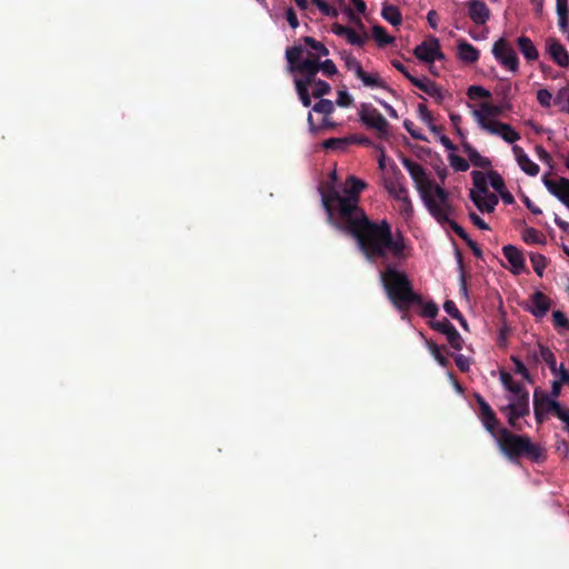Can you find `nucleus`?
<instances>
[{
    "label": "nucleus",
    "mask_w": 569,
    "mask_h": 569,
    "mask_svg": "<svg viewBox=\"0 0 569 569\" xmlns=\"http://www.w3.org/2000/svg\"><path fill=\"white\" fill-rule=\"evenodd\" d=\"M366 188L367 183L356 176H348L342 196L333 186L325 187L321 190V203L328 223L352 236L359 250L370 262L405 258L403 236L399 232L393 237L391 224L386 219L372 221L359 206L360 194Z\"/></svg>",
    "instance_id": "1"
},
{
    "label": "nucleus",
    "mask_w": 569,
    "mask_h": 569,
    "mask_svg": "<svg viewBox=\"0 0 569 569\" xmlns=\"http://www.w3.org/2000/svg\"><path fill=\"white\" fill-rule=\"evenodd\" d=\"M303 42L305 46L287 48L288 71H338L332 60L320 62L329 53L321 42L311 37H305Z\"/></svg>",
    "instance_id": "2"
},
{
    "label": "nucleus",
    "mask_w": 569,
    "mask_h": 569,
    "mask_svg": "<svg viewBox=\"0 0 569 569\" xmlns=\"http://www.w3.org/2000/svg\"><path fill=\"white\" fill-rule=\"evenodd\" d=\"M380 279L388 299L400 311H407L415 305H422V296L415 292L405 271L387 263L380 272Z\"/></svg>",
    "instance_id": "3"
},
{
    "label": "nucleus",
    "mask_w": 569,
    "mask_h": 569,
    "mask_svg": "<svg viewBox=\"0 0 569 569\" xmlns=\"http://www.w3.org/2000/svg\"><path fill=\"white\" fill-rule=\"evenodd\" d=\"M497 443L500 451L512 462H519L521 458L539 461L542 449L532 442L527 435H517L507 428L498 430Z\"/></svg>",
    "instance_id": "4"
},
{
    "label": "nucleus",
    "mask_w": 569,
    "mask_h": 569,
    "mask_svg": "<svg viewBox=\"0 0 569 569\" xmlns=\"http://www.w3.org/2000/svg\"><path fill=\"white\" fill-rule=\"evenodd\" d=\"M420 198L430 216L440 224H445L446 221H449V217L456 214L449 192L438 183L421 191Z\"/></svg>",
    "instance_id": "5"
},
{
    "label": "nucleus",
    "mask_w": 569,
    "mask_h": 569,
    "mask_svg": "<svg viewBox=\"0 0 569 569\" xmlns=\"http://www.w3.org/2000/svg\"><path fill=\"white\" fill-rule=\"evenodd\" d=\"M360 122L369 130H373L377 137L388 140L391 137L390 124L387 119L371 104L362 103L358 110Z\"/></svg>",
    "instance_id": "6"
},
{
    "label": "nucleus",
    "mask_w": 569,
    "mask_h": 569,
    "mask_svg": "<svg viewBox=\"0 0 569 569\" xmlns=\"http://www.w3.org/2000/svg\"><path fill=\"white\" fill-rule=\"evenodd\" d=\"M305 78H296V89L305 107H309L311 104L309 88H311V94L315 98H321L325 94L329 93L330 86L329 83L318 80L316 81L315 77L317 73H303Z\"/></svg>",
    "instance_id": "7"
},
{
    "label": "nucleus",
    "mask_w": 569,
    "mask_h": 569,
    "mask_svg": "<svg viewBox=\"0 0 569 569\" xmlns=\"http://www.w3.org/2000/svg\"><path fill=\"white\" fill-rule=\"evenodd\" d=\"M413 54L419 61L426 64H431L437 60L445 59L440 42L433 36H428L420 44H418L413 49Z\"/></svg>",
    "instance_id": "8"
},
{
    "label": "nucleus",
    "mask_w": 569,
    "mask_h": 569,
    "mask_svg": "<svg viewBox=\"0 0 569 569\" xmlns=\"http://www.w3.org/2000/svg\"><path fill=\"white\" fill-rule=\"evenodd\" d=\"M401 163L409 172L419 194L421 193V191L428 190L436 183L435 181L428 178L425 168L420 163L406 157L401 159Z\"/></svg>",
    "instance_id": "9"
},
{
    "label": "nucleus",
    "mask_w": 569,
    "mask_h": 569,
    "mask_svg": "<svg viewBox=\"0 0 569 569\" xmlns=\"http://www.w3.org/2000/svg\"><path fill=\"white\" fill-rule=\"evenodd\" d=\"M492 53L502 67L510 71H517L519 63L517 53L503 38L495 42Z\"/></svg>",
    "instance_id": "10"
},
{
    "label": "nucleus",
    "mask_w": 569,
    "mask_h": 569,
    "mask_svg": "<svg viewBox=\"0 0 569 569\" xmlns=\"http://www.w3.org/2000/svg\"><path fill=\"white\" fill-rule=\"evenodd\" d=\"M501 110L498 106L492 104L490 102H485L480 106V109L472 111V116L478 122L479 127L486 131V126L501 122L499 120H496Z\"/></svg>",
    "instance_id": "11"
},
{
    "label": "nucleus",
    "mask_w": 569,
    "mask_h": 569,
    "mask_svg": "<svg viewBox=\"0 0 569 569\" xmlns=\"http://www.w3.org/2000/svg\"><path fill=\"white\" fill-rule=\"evenodd\" d=\"M542 182L552 196L566 207L569 206V179L561 177L558 180H552L545 176Z\"/></svg>",
    "instance_id": "12"
},
{
    "label": "nucleus",
    "mask_w": 569,
    "mask_h": 569,
    "mask_svg": "<svg viewBox=\"0 0 569 569\" xmlns=\"http://www.w3.org/2000/svg\"><path fill=\"white\" fill-rule=\"evenodd\" d=\"M468 17L477 26H483L490 18V9L482 0H469L466 2Z\"/></svg>",
    "instance_id": "13"
},
{
    "label": "nucleus",
    "mask_w": 569,
    "mask_h": 569,
    "mask_svg": "<svg viewBox=\"0 0 569 569\" xmlns=\"http://www.w3.org/2000/svg\"><path fill=\"white\" fill-rule=\"evenodd\" d=\"M549 57L561 68H569V53L559 40L550 38L546 42Z\"/></svg>",
    "instance_id": "14"
},
{
    "label": "nucleus",
    "mask_w": 569,
    "mask_h": 569,
    "mask_svg": "<svg viewBox=\"0 0 569 569\" xmlns=\"http://www.w3.org/2000/svg\"><path fill=\"white\" fill-rule=\"evenodd\" d=\"M418 89L432 98L441 97L440 88L422 73H403Z\"/></svg>",
    "instance_id": "15"
},
{
    "label": "nucleus",
    "mask_w": 569,
    "mask_h": 569,
    "mask_svg": "<svg viewBox=\"0 0 569 569\" xmlns=\"http://www.w3.org/2000/svg\"><path fill=\"white\" fill-rule=\"evenodd\" d=\"M405 177L398 172L395 177L385 181V188L388 193L397 201L407 200L409 196L408 189L403 183Z\"/></svg>",
    "instance_id": "16"
},
{
    "label": "nucleus",
    "mask_w": 569,
    "mask_h": 569,
    "mask_svg": "<svg viewBox=\"0 0 569 569\" xmlns=\"http://www.w3.org/2000/svg\"><path fill=\"white\" fill-rule=\"evenodd\" d=\"M469 197L475 206L481 211L491 213L495 211L496 206L499 202L498 197L495 193L479 194L475 190H470Z\"/></svg>",
    "instance_id": "17"
},
{
    "label": "nucleus",
    "mask_w": 569,
    "mask_h": 569,
    "mask_svg": "<svg viewBox=\"0 0 569 569\" xmlns=\"http://www.w3.org/2000/svg\"><path fill=\"white\" fill-rule=\"evenodd\" d=\"M512 152L515 154L518 166L525 173L531 177H536L539 173V166L528 157V154L520 146L515 144L512 147Z\"/></svg>",
    "instance_id": "18"
},
{
    "label": "nucleus",
    "mask_w": 569,
    "mask_h": 569,
    "mask_svg": "<svg viewBox=\"0 0 569 569\" xmlns=\"http://www.w3.org/2000/svg\"><path fill=\"white\" fill-rule=\"evenodd\" d=\"M486 132L499 136L508 143H515L520 139L519 132H517L510 124L503 122L486 126Z\"/></svg>",
    "instance_id": "19"
},
{
    "label": "nucleus",
    "mask_w": 569,
    "mask_h": 569,
    "mask_svg": "<svg viewBox=\"0 0 569 569\" xmlns=\"http://www.w3.org/2000/svg\"><path fill=\"white\" fill-rule=\"evenodd\" d=\"M531 307L529 311L537 318H542L550 309V299L541 291L535 292L530 297Z\"/></svg>",
    "instance_id": "20"
},
{
    "label": "nucleus",
    "mask_w": 569,
    "mask_h": 569,
    "mask_svg": "<svg viewBox=\"0 0 569 569\" xmlns=\"http://www.w3.org/2000/svg\"><path fill=\"white\" fill-rule=\"evenodd\" d=\"M363 86L372 90H381L393 94L395 91L389 87L388 82L380 77V73H357Z\"/></svg>",
    "instance_id": "21"
},
{
    "label": "nucleus",
    "mask_w": 569,
    "mask_h": 569,
    "mask_svg": "<svg viewBox=\"0 0 569 569\" xmlns=\"http://www.w3.org/2000/svg\"><path fill=\"white\" fill-rule=\"evenodd\" d=\"M505 258L512 267L513 273L518 274L525 269V258L522 252L512 244H507L502 248Z\"/></svg>",
    "instance_id": "22"
},
{
    "label": "nucleus",
    "mask_w": 569,
    "mask_h": 569,
    "mask_svg": "<svg viewBox=\"0 0 569 569\" xmlns=\"http://www.w3.org/2000/svg\"><path fill=\"white\" fill-rule=\"evenodd\" d=\"M462 150L468 156V159L472 166L481 169H488L491 167L490 159L481 156L469 142H462Z\"/></svg>",
    "instance_id": "23"
},
{
    "label": "nucleus",
    "mask_w": 569,
    "mask_h": 569,
    "mask_svg": "<svg viewBox=\"0 0 569 569\" xmlns=\"http://www.w3.org/2000/svg\"><path fill=\"white\" fill-rule=\"evenodd\" d=\"M479 50L467 41H460L458 44V57L461 61L472 63L479 59Z\"/></svg>",
    "instance_id": "24"
},
{
    "label": "nucleus",
    "mask_w": 569,
    "mask_h": 569,
    "mask_svg": "<svg viewBox=\"0 0 569 569\" xmlns=\"http://www.w3.org/2000/svg\"><path fill=\"white\" fill-rule=\"evenodd\" d=\"M518 48L527 60L531 61L538 59V50L528 37L521 36L518 38Z\"/></svg>",
    "instance_id": "25"
},
{
    "label": "nucleus",
    "mask_w": 569,
    "mask_h": 569,
    "mask_svg": "<svg viewBox=\"0 0 569 569\" xmlns=\"http://www.w3.org/2000/svg\"><path fill=\"white\" fill-rule=\"evenodd\" d=\"M382 18L393 27L400 26L402 22V14L398 7L385 3L381 11Z\"/></svg>",
    "instance_id": "26"
},
{
    "label": "nucleus",
    "mask_w": 569,
    "mask_h": 569,
    "mask_svg": "<svg viewBox=\"0 0 569 569\" xmlns=\"http://www.w3.org/2000/svg\"><path fill=\"white\" fill-rule=\"evenodd\" d=\"M556 10L558 14V24L562 32L567 31L569 8L568 0H556Z\"/></svg>",
    "instance_id": "27"
},
{
    "label": "nucleus",
    "mask_w": 569,
    "mask_h": 569,
    "mask_svg": "<svg viewBox=\"0 0 569 569\" xmlns=\"http://www.w3.org/2000/svg\"><path fill=\"white\" fill-rule=\"evenodd\" d=\"M540 358L546 362L552 375L558 372L556 356L546 346L539 345Z\"/></svg>",
    "instance_id": "28"
},
{
    "label": "nucleus",
    "mask_w": 569,
    "mask_h": 569,
    "mask_svg": "<svg viewBox=\"0 0 569 569\" xmlns=\"http://www.w3.org/2000/svg\"><path fill=\"white\" fill-rule=\"evenodd\" d=\"M472 177V183L475 186V191L479 194H487L488 193V184H487V177L483 172L473 170L471 172Z\"/></svg>",
    "instance_id": "29"
},
{
    "label": "nucleus",
    "mask_w": 569,
    "mask_h": 569,
    "mask_svg": "<svg viewBox=\"0 0 569 569\" xmlns=\"http://www.w3.org/2000/svg\"><path fill=\"white\" fill-rule=\"evenodd\" d=\"M480 421L482 422L485 429L497 439L498 430L500 429V421L497 418L495 411L489 416L481 417Z\"/></svg>",
    "instance_id": "30"
},
{
    "label": "nucleus",
    "mask_w": 569,
    "mask_h": 569,
    "mask_svg": "<svg viewBox=\"0 0 569 569\" xmlns=\"http://www.w3.org/2000/svg\"><path fill=\"white\" fill-rule=\"evenodd\" d=\"M500 380L503 387L511 393H519L520 391L526 389L521 383L516 382L512 379L511 375L508 372L502 371L500 373Z\"/></svg>",
    "instance_id": "31"
},
{
    "label": "nucleus",
    "mask_w": 569,
    "mask_h": 569,
    "mask_svg": "<svg viewBox=\"0 0 569 569\" xmlns=\"http://www.w3.org/2000/svg\"><path fill=\"white\" fill-rule=\"evenodd\" d=\"M443 309L451 318L458 320L460 325L467 329V320L452 300H446L443 303Z\"/></svg>",
    "instance_id": "32"
},
{
    "label": "nucleus",
    "mask_w": 569,
    "mask_h": 569,
    "mask_svg": "<svg viewBox=\"0 0 569 569\" xmlns=\"http://www.w3.org/2000/svg\"><path fill=\"white\" fill-rule=\"evenodd\" d=\"M372 37L380 47H385L393 42V38L387 33L382 26L379 24L372 27Z\"/></svg>",
    "instance_id": "33"
},
{
    "label": "nucleus",
    "mask_w": 569,
    "mask_h": 569,
    "mask_svg": "<svg viewBox=\"0 0 569 569\" xmlns=\"http://www.w3.org/2000/svg\"><path fill=\"white\" fill-rule=\"evenodd\" d=\"M427 347L432 355V357L437 360V362L443 367L447 368L449 366V360L447 357H445L441 352V348L433 341L427 340L426 341Z\"/></svg>",
    "instance_id": "34"
},
{
    "label": "nucleus",
    "mask_w": 569,
    "mask_h": 569,
    "mask_svg": "<svg viewBox=\"0 0 569 569\" xmlns=\"http://www.w3.org/2000/svg\"><path fill=\"white\" fill-rule=\"evenodd\" d=\"M448 161H449L450 166L456 171H459V172H466L470 167L469 161H467L465 158L456 154L455 152H450L448 154Z\"/></svg>",
    "instance_id": "35"
},
{
    "label": "nucleus",
    "mask_w": 569,
    "mask_h": 569,
    "mask_svg": "<svg viewBox=\"0 0 569 569\" xmlns=\"http://www.w3.org/2000/svg\"><path fill=\"white\" fill-rule=\"evenodd\" d=\"M523 241L527 243H546V237L535 228H527L522 234Z\"/></svg>",
    "instance_id": "36"
},
{
    "label": "nucleus",
    "mask_w": 569,
    "mask_h": 569,
    "mask_svg": "<svg viewBox=\"0 0 569 569\" xmlns=\"http://www.w3.org/2000/svg\"><path fill=\"white\" fill-rule=\"evenodd\" d=\"M349 142L348 138H330L322 142V147L327 150H345Z\"/></svg>",
    "instance_id": "37"
},
{
    "label": "nucleus",
    "mask_w": 569,
    "mask_h": 569,
    "mask_svg": "<svg viewBox=\"0 0 569 569\" xmlns=\"http://www.w3.org/2000/svg\"><path fill=\"white\" fill-rule=\"evenodd\" d=\"M448 343L455 350H461L463 347V339L458 330L452 326V328L445 335Z\"/></svg>",
    "instance_id": "38"
},
{
    "label": "nucleus",
    "mask_w": 569,
    "mask_h": 569,
    "mask_svg": "<svg viewBox=\"0 0 569 569\" xmlns=\"http://www.w3.org/2000/svg\"><path fill=\"white\" fill-rule=\"evenodd\" d=\"M530 261L535 272L542 277L543 270L547 267V258L540 253H530Z\"/></svg>",
    "instance_id": "39"
},
{
    "label": "nucleus",
    "mask_w": 569,
    "mask_h": 569,
    "mask_svg": "<svg viewBox=\"0 0 569 569\" xmlns=\"http://www.w3.org/2000/svg\"><path fill=\"white\" fill-rule=\"evenodd\" d=\"M533 395H537L538 400L540 401V407L546 412H553V408L551 407V403H559L556 399H553L549 395L542 392L540 389H536Z\"/></svg>",
    "instance_id": "40"
},
{
    "label": "nucleus",
    "mask_w": 569,
    "mask_h": 569,
    "mask_svg": "<svg viewBox=\"0 0 569 569\" xmlns=\"http://www.w3.org/2000/svg\"><path fill=\"white\" fill-rule=\"evenodd\" d=\"M553 408V415L560 419L565 427L563 429L569 433V409L563 408L560 403H551Z\"/></svg>",
    "instance_id": "41"
},
{
    "label": "nucleus",
    "mask_w": 569,
    "mask_h": 569,
    "mask_svg": "<svg viewBox=\"0 0 569 569\" xmlns=\"http://www.w3.org/2000/svg\"><path fill=\"white\" fill-rule=\"evenodd\" d=\"M500 411L507 416L508 423L511 428L517 431L522 430V426L518 422V420L522 417L518 416V412H516L513 409H506V406L501 407Z\"/></svg>",
    "instance_id": "42"
},
{
    "label": "nucleus",
    "mask_w": 569,
    "mask_h": 569,
    "mask_svg": "<svg viewBox=\"0 0 569 569\" xmlns=\"http://www.w3.org/2000/svg\"><path fill=\"white\" fill-rule=\"evenodd\" d=\"M315 6L318 7V9L321 11L322 14L330 17V18H337L339 16L338 10L330 6L325 0H311Z\"/></svg>",
    "instance_id": "43"
},
{
    "label": "nucleus",
    "mask_w": 569,
    "mask_h": 569,
    "mask_svg": "<svg viewBox=\"0 0 569 569\" xmlns=\"http://www.w3.org/2000/svg\"><path fill=\"white\" fill-rule=\"evenodd\" d=\"M490 186L497 191L501 192L505 190L506 184L502 177L493 170H490L487 174Z\"/></svg>",
    "instance_id": "44"
},
{
    "label": "nucleus",
    "mask_w": 569,
    "mask_h": 569,
    "mask_svg": "<svg viewBox=\"0 0 569 569\" xmlns=\"http://www.w3.org/2000/svg\"><path fill=\"white\" fill-rule=\"evenodd\" d=\"M312 109L315 112L329 116L333 112L335 106L331 100L320 99Z\"/></svg>",
    "instance_id": "45"
},
{
    "label": "nucleus",
    "mask_w": 569,
    "mask_h": 569,
    "mask_svg": "<svg viewBox=\"0 0 569 569\" xmlns=\"http://www.w3.org/2000/svg\"><path fill=\"white\" fill-rule=\"evenodd\" d=\"M467 96L470 100H478L481 98H489L490 92L480 86H470L467 91Z\"/></svg>",
    "instance_id": "46"
},
{
    "label": "nucleus",
    "mask_w": 569,
    "mask_h": 569,
    "mask_svg": "<svg viewBox=\"0 0 569 569\" xmlns=\"http://www.w3.org/2000/svg\"><path fill=\"white\" fill-rule=\"evenodd\" d=\"M511 361L515 365V372L517 375H520L525 380L532 382L531 375L528 371V369L526 368V366L523 365V362L518 357H515V356L511 357Z\"/></svg>",
    "instance_id": "47"
},
{
    "label": "nucleus",
    "mask_w": 569,
    "mask_h": 569,
    "mask_svg": "<svg viewBox=\"0 0 569 569\" xmlns=\"http://www.w3.org/2000/svg\"><path fill=\"white\" fill-rule=\"evenodd\" d=\"M419 306L422 307L421 316L425 318L433 319L439 312V308L433 301L425 302L422 300V305Z\"/></svg>",
    "instance_id": "48"
},
{
    "label": "nucleus",
    "mask_w": 569,
    "mask_h": 569,
    "mask_svg": "<svg viewBox=\"0 0 569 569\" xmlns=\"http://www.w3.org/2000/svg\"><path fill=\"white\" fill-rule=\"evenodd\" d=\"M455 257L459 267V270L461 272L460 280H461V290L467 293V287H466V278H465V266H463V256L461 250L456 246L455 248Z\"/></svg>",
    "instance_id": "49"
},
{
    "label": "nucleus",
    "mask_w": 569,
    "mask_h": 569,
    "mask_svg": "<svg viewBox=\"0 0 569 569\" xmlns=\"http://www.w3.org/2000/svg\"><path fill=\"white\" fill-rule=\"evenodd\" d=\"M475 399L479 406V419H481V417L489 416L490 413L493 412L490 405L485 400V398L481 395L476 393Z\"/></svg>",
    "instance_id": "50"
},
{
    "label": "nucleus",
    "mask_w": 569,
    "mask_h": 569,
    "mask_svg": "<svg viewBox=\"0 0 569 569\" xmlns=\"http://www.w3.org/2000/svg\"><path fill=\"white\" fill-rule=\"evenodd\" d=\"M557 102L561 106L562 111L569 113V86L558 92Z\"/></svg>",
    "instance_id": "51"
},
{
    "label": "nucleus",
    "mask_w": 569,
    "mask_h": 569,
    "mask_svg": "<svg viewBox=\"0 0 569 569\" xmlns=\"http://www.w3.org/2000/svg\"><path fill=\"white\" fill-rule=\"evenodd\" d=\"M429 326L433 330H437L442 335H446L452 328L453 325L447 318H443L442 320L430 321Z\"/></svg>",
    "instance_id": "52"
},
{
    "label": "nucleus",
    "mask_w": 569,
    "mask_h": 569,
    "mask_svg": "<svg viewBox=\"0 0 569 569\" xmlns=\"http://www.w3.org/2000/svg\"><path fill=\"white\" fill-rule=\"evenodd\" d=\"M552 321L556 327L565 328L569 330V319L566 317V315L560 311H553L552 312Z\"/></svg>",
    "instance_id": "53"
},
{
    "label": "nucleus",
    "mask_w": 569,
    "mask_h": 569,
    "mask_svg": "<svg viewBox=\"0 0 569 569\" xmlns=\"http://www.w3.org/2000/svg\"><path fill=\"white\" fill-rule=\"evenodd\" d=\"M403 127L406 128V130L408 131V133L416 140H420V141H427V138L426 136H423L420 131L416 130L415 129V123L409 120V119H406L403 121Z\"/></svg>",
    "instance_id": "54"
},
{
    "label": "nucleus",
    "mask_w": 569,
    "mask_h": 569,
    "mask_svg": "<svg viewBox=\"0 0 569 569\" xmlns=\"http://www.w3.org/2000/svg\"><path fill=\"white\" fill-rule=\"evenodd\" d=\"M346 38L349 43L357 44V46H362L367 40L366 36L359 34L351 28L349 29L348 33L346 34Z\"/></svg>",
    "instance_id": "55"
},
{
    "label": "nucleus",
    "mask_w": 569,
    "mask_h": 569,
    "mask_svg": "<svg viewBox=\"0 0 569 569\" xmlns=\"http://www.w3.org/2000/svg\"><path fill=\"white\" fill-rule=\"evenodd\" d=\"M418 114L420 120L423 121L428 127L433 123L432 114L425 104L420 103L418 106Z\"/></svg>",
    "instance_id": "56"
},
{
    "label": "nucleus",
    "mask_w": 569,
    "mask_h": 569,
    "mask_svg": "<svg viewBox=\"0 0 569 569\" xmlns=\"http://www.w3.org/2000/svg\"><path fill=\"white\" fill-rule=\"evenodd\" d=\"M533 411L537 423H543L546 419L545 413L547 412L540 407V401L538 400L537 395H533Z\"/></svg>",
    "instance_id": "57"
},
{
    "label": "nucleus",
    "mask_w": 569,
    "mask_h": 569,
    "mask_svg": "<svg viewBox=\"0 0 569 569\" xmlns=\"http://www.w3.org/2000/svg\"><path fill=\"white\" fill-rule=\"evenodd\" d=\"M529 403V391L527 389L520 391L519 393H512L510 397V402L508 405L518 406L519 403Z\"/></svg>",
    "instance_id": "58"
},
{
    "label": "nucleus",
    "mask_w": 569,
    "mask_h": 569,
    "mask_svg": "<svg viewBox=\"0 0 569 569\" xmlns=\"http://www.w3.org/2000/svg\"><path fill=\"white\" fill-rule=\"evenodd\" d=\"M336 102L339 107H350L353 99L346 90H339Z\"/></svg>",
    "instance_id": "59"
},
{
    "label": "nucleus",
    "mask_w": 569,
    "mask_h": 569,
    "mask_svg": "<svg viewBox=\"0 0 569 569\" xmlns=\"http://www.w3.org/2000/svg\"><path fill=\"white\" fill-rule=\"evenodd\" d=\"M455 362L461 372H468L470 369V359L461 353L455 356Z\"/></svg>",
    "instance_id": "60"
},
{
    "label": "nucleus",
    "mask_w": 569,
    "mask_h": 569,
    "mask_svg": "<svg viewBox=\"0 0 569 569\" xmlns=\"http://www.w3.org/2000/svg\"><path fill=\"white\" fill-rule=\"evenodd\" d=\"M445 223H448L450 229L457 234L459 236L462 240H468L470 237L468 236V233L466 232V230L459 224L457 223L455 220L450 219L449 218V221H446Z\"/></svg>",
    "instance_id": "61"
},
{
    "label": "nucleus",
    "mask_w": 569,
    "mask_h": 569,
    "mask_svg": "<svg viewBox=\"0 0 569 569\" xmlns=\"http://www.w3.org/2000/svg\"><path fill=\"white\" fill-rule=\"evenodd\" d=\"M537 99H538V101H539V103L541 106L549 107L550 102H551V99H552V96H551V93L547 89H540L537 92Z\"/></svg>",
    "instance_id": "62"
},
{
    "label": "nucleus",
    "mask_w": 569,
    "mask_h": 569,
    "mask_svg": "<svg viewBox=\"0 0 569 569\" xmlns=\"http://www.w3.org/2000/svg\"><path fill=\"white\" fill-rule=\"evenodd\" d=\"M286 19L292 29H297L299 27V20L292 7L287 8Z\"/></svg>",
    "instance_id": "63"
},
{
    "label": "nucleus",
    "mask_w": 569,
    "mask_h": 569,
    "mask_svg": "<svg viewBox=\"0 0 569 569\" xmlns=\"http://www.w3.org/2000/svg\"><path fill=\"white\" fill-rule=\"evenodd\" d=\"M556 376H559V379L557 380L558 382L561 385H569V370L566 369L563 363L558 367Z\"/></svg>",
    "instance_id": "64"
}]
</instances>
